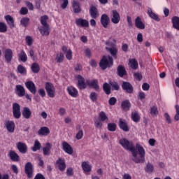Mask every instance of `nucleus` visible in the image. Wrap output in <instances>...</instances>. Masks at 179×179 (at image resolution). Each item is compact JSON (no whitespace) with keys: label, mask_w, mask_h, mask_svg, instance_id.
I'll use <instances>...</instances> for the list:
<instances>
[{"label":"nucleus","mask_w":179,"mask_h":179,"mask_svg":"<svg viewBox=\"0 0 179 179\" xmlns=\"http://www.w3.org/2000/svg\"><path fill=\"white\" fill-rule=\"evenodd\" d=\"M132 160L136 164L145 163V156H146V152L145 148L140 144L137 143L135 147H133V150L131 151Z\"/></svg>","instance_id":"1"},{"label":"nucleus","mask_w":179,"mask_h":179,"mask_svg":"<svg viewBox=\"0 0 179 179\" xmlns=\"http://www.w3.org/2000/svg\"><path fill=\"white\" fill-rule=\"evenodd\" d=\"M113 57H111V56H103L102 57V59L99 62V66L103 69V71L107 69V68L113 66Z\"/></svg>","instance_id":"2"},{"label":"nucleus","mask_w":179,"mask_h":179,"mask_svg":"<svg viewBox=\"0 0 179 179\" xmlns=\"http://www.w3.org/2000/svg\"><path fill=\"white\" fill-rule=\"evenodd\" d=\"M113 41H108L106 42V45H108L106 47V50L107 51H109V52L111 54V55H113V57H114V58L117 59V50L115 48V40L113 39Z\"/></svg>","instance_id":"3"},{"label":"nucleus","mask_w":179,"mask_h":179,"mask_svg":"<svg viewBox=\"0 0 179 179\" xmlns=\"http://www.w3.org/2000/svg\"><path fill=\"white\" fill-rule=\"evenodd\" d=\"M120 145L122 146L124 149H126V150H129L130 152H132L134 149V143L132 141H128L127 138H121L119 141Z\"/></svg>","instance_id":"4"},{"label":"nucleus","mask_w":179,"mask_h":179,"mask_svg":"<svg viewBox=\"0 0 179 179\" xmlns=\"http://www.w3.org/2000/svg\"><path fill=\"white\" fill-rule=\"evenodd\" d=\"M45 90L48 96L52 99L55 97V87L51 83H45Z\"/></svg>","instance_id":"5"},{"label":"nucleus","mask_w":179,"mask_h":179,"mask_svg":"<svg viewBox=\"0 0 179 179\" xmlns=\"http://www.w3.org/2000/svg\"><path fill=\"white\" fill-rule=\"evenodd\" d=\"M5 61L7 64H10L12 62V59L13 58V51L10 48H7L3 52Z\"/></svg>","instance_id":"6"},{"label":"nucleus","mask_w":179,"mask_h":179,"mask_svg":"<svg viewBox=\"0 0 179 179\" xmlns=\"http://www.w3.org/2000/svg\"><path fill=\"white\" fill-rule=\"evenodd\" d=\"M121 20L120 13L117 10H113L111 15V22L113 24H118Z\"/></svg>","instance_id":"7"},{"label":"nucleus","mask_w":179,"mask_h":179,"mask_svg":"<svg viewBox=\"0 0 179 179\" xmlns=\"http://www.w3.org/2000/svg\"><path fill=\"white\" fill-rule=\"evenodd\" d=\"M13 114L15 118L19 119L22 116L20 113V105L17 103H14L13 104Z\"/></svg>","instance_id":"8"},{"label":"nucleus","mask_w":179,"mask_h":179,"mask_svg":"<svg viewBox=\"0 0 179 179\" xmlns=\"http://www.w3.org/2000/svg\"><path fill=\"white\" fill-rule=\"evenodd\" d=\"M33 164H31V162H27L25 164V174H27L28 178H33Z\"/></svg>","instance_id":"9"},{"label":"nucleus","mask_w":179,"mask_h":179,"mask_svg":"<svg viewBox=\"0 0 179 179\" xmlns=\"http://www.w3.org/2000/svg\"><path fill=\"white\" fill-rule=\"evenodd\" d=\"M86 83L87 85V86H89L90 87H92V89H94L95 90L99 91V90L100 89V87H99V80H97L96 79H94V80H86Z\"/></svg>","instance_id":"10"},{"label":"nucleus","mask_w":179,"mask_h":179,"mask_svg":"<svg viewBox=\"0 0 179 179\" xmlns=\"http://www.w3.org/2000/svg\"><path fill=\"white\" fill-rule=\"evenodd\" d=\"M25 86L28 90L30 91L32 94H36L37 92V88L36 87V84L33 81H27L25 83Z\"/></svg>","instance_id":"11"},{"label":"nucleus","mask_w":179,"mask_h":179,"mask_svg":"<svg viewBox=\"0 0 179 179\" xmlns=\"http://www.w3.org/2000/svg\"><path fill=\"white\" fill-rule=\"evenodd\" d=\"M15 93L18 97H23V96L26 95V90H24L23 86L17 85L15 86Z\"/></svg>","instance_id":"12"},{"label":"nucleus","mask_w":179,"mask_h":179,"mask_svg":"<svg viewBox=\"0 0 179 179\" xmlns=\"http://www.w3.org/2000/svg\"><path fill=\"white\" fill-rule=\"evenodd\" d=\"M76 24L80 27H89V21L83 18H77L76 20Z\"/></svg>","instance_id":"13"},{"label":"nucleus","mask_w":179,"mask_h":179,"mask_svg":"<svg viewBox=\"0 0 179 179\" xmlns=\"http://www.w3.org/2000/svg\"><path fill=\"white\" fill-rule=\"evenodd\" d=\"M101 23L105 29H107L108 24L110 23V17L107 14H103L101 17Z\"/></svg>","instance_id":"14"},{"label":"nucleus","mask_w":179,"mask_h":179,"mask_svg":"<svg viewBox=\"0 0 179 179\" xmlns=\"http://www.w3.org/2000/svg\"><path fill=\"white\" fill-rule=\"evenodd\" d=\"M122 87L123 90L127 92V93H132V92H134V87H132V85L128 82H123Z\"/></svg>","instance_id":"15"},{"label":"nucleus","mask_w":179,"mask_h":179,"mask_svg":"<svg viewBox=\"0 0 179 179\" xmlns=\"http://www.w3.org/2000/svg\"><path fill=\"white\" fill-rule=\"evenodd\" d=\"M39 31L42 36H50V25H42L39 29Z\"/></svg>","instance_id":"16"},{"label":"nucleus","mask_w":179,"mask_h":179,"mask_svg":"<svg viewBox=\"0 0 179 179\" xmlns=\"http://www.w3.org/2000/svg\"><path fill=\"white\" fill-rule=\"evenodd\" d=\"M20 153L24 154L27 152V145L24 143L18 142L16 145Z\"/></svg>","instance_id":"17"},{"label":"nucleus","mask_w":179,"mask_h":179,"mask_svg":"<svg viewBox=\"0 0 179 179\" xmlns=\"http://www.w3.org/2000/svg\"><path fill=\"white\" fill-rule=\"evenodd\" d=\"M57 167L60 171H64L65 169H66V164H65V159H62V158H59L57 162Z\"/></svg>","instance_id":"18"},{"label":"nucleus","mask_w":179,"mask_h":179,"mask_svg":"<svg viewBox=\"0 0 179 179\" xmlns=\"http://www.w3.org/2000/svg\"><path fill=\"white\" fill-rule=\"evenodd\" d=\"M90 14L92 19H97V17L99 16V10H97V8L93 6L90 8Z\"/></svg>","instance_id":"19"},{"label":"nucleus","mask_w":179,"mask_h":179,"mask_svg":"<svg viewBox=\"0 0 179 179\" xmlns=\"http://www.w3.org/2000/svg\"><path fill=\"white\" fill-rule=\"evenodd\" d=\"M78 87L80 90H83L87 86V83H85V78L82 77V76H78Z\"/></svg>","instance_id":"20"},{"label":"nucleus","mask_w":179,"mask_h":179,"mask_svg":"<svg viewBox=\"0 0 179 179\" xmlns=\"http://www.w3.org/2000/svg\"><path fill=\"white\" fill-rule=\"evenodd\" d=\"M135 26L137 29H139L140 30H144L145 24L142 22V19L141 18V17L138 16L135 19Z\"/></svg>","instance_id":"21"},{"label":"nucleus","mask_w":179,"mask_h":179,"mask_svg":"<svg viewBox=\"0 0 179 179\" xmlns=\"http://www.w3.org/2000/svg\"><path fill=\"white\" fill-rule=\"evenodd\" d=\"M62 146L63 150H64L66 153H68V155H72L73 153V150L72 149V147L68 143L63 142Z\"/></svg>","instance_id":"22"},{"label":"nucleus","mask_w":179,"mask_h":179,"mask_svg":"<svg viewBox=\"0 0 179 179\" xmlns=\"http://www.w3.org/2000/svg\"><path fill=\"white\" fill-rule=\"evenodd\" d=\"M67 91L69 94H70L71 97L76 98L78 95V90H76V88H75L74 87H72V86L68 87Z\"/></svg>","instance_id":"23"},{"label":"nucleus","mask_w":179,"mask_h":179,"mask_svg":"<svg viewBox=\"0 0 179 179\" xmlns=\"http://www.w3.org/2000/svg\"><path fill=\"white\" fill-rule=\"evenodd\" d=\"M72 8L74 13H80V10H82V8H80V5L79 4V2L75 0L72 1Z\"/></svg>","instance_id":"24"},{"label":"nucleus","mask_w":179,"mask_h":179,"mask_svg":"<svg viewBox=\"0 0 179 179\" xmlns=\"http://www.w3.org/2000/svg\"><path fill=\"white\" fill-rule=\"evenodd\" d=\"M148 15L151 17V19H153V20L160 22V18H159V16H157L156 13H153L151 8H148Z\"/></svg>","instance_id":"25"},{"label":"nucleus","mask_w":179,"mask_h":179,"mask_svg":"<svg viewBox=\"0 0 179 179\" xmlns=\"http://www.w3.org/2000/svg\"><path fill=\"white\" fill-rule=\"evenodd\" d=\"M6 127L8 132H15V122L13 121L6 122Z\"/></svg>","instance_id":"26"},{"label":"nucleus","mask_w":179,"mask_h":179,"mask_svg":"<svg viewBox=\"0 0 179 179\" xmlns=\"http://www.w3.org/2000/svg\"><path fill=\"white\" fill-rule=\"evenodd\" d=\"M22 116L26 120H29V118L31 117V110H30V108L27 107L24 108L22 111Z\"/></svg>","instance_id":"27"},{"label":"nucleus","mask_w":179,"mask_h":179,"mask_svg":"<svg viewBox=\"0 0 179 179\" xmlns=\"http://www.w3.org/2000/svg\"><path fill=\"white\" fill-rule=\"evenodd\" d=\"M18 61H21L22 62H26L27 61V55L24 50H21L18 54Z\"/></svg>","instance_id":"28"},{"label":"nucleus","mask_w":179,"mask_h":179,"mask_svg":"<svg viewBox=\"0 0 179 179\" xmlns=\"http://www.w3.org/2000/svg\"><path fill=\"white\" fill-rule=\"evenodd\" d=\"M81 166L83 170L85 173H90V171H92V166L89 164V162H83L81 164Z\"/></svg>","instance_id":"29"},{"label":"nucleus","mask_w":179,"mask_h":179,"mask_svg":"<svg viewBox=\"0 0 179 179\" xmlns=\"http://www.w3.org/2000/svg\"><path fill=\"white\" fill-rule=\"evenodd\" d=\"M5 19L10 29H13V27H15V21L13 20V17L10 15H6L5 16Z\"/></svg>","instance_id":"30"},{"label":"nucleus","mask_w":179,"mask_h":179,"mask_svg":"<svg viewBox=\"0 0 179 179\" xmlns=\"http://www.w3.org/2000/svg\"><path fill=\"white\" fill-rule=\"evenodd\" d=\"M119 127L125 132H128V131H129V128H128V124H127V123H125V122H124L122 119H120Z\"/></svg>","instance_id":"31"},{"label":"nucleus","mask_w":179,"mask_h":179,"mask_svg":"<svg viewBox=\"0 0 179 179\" xmlns=\"http://www.w3.org/2000/svg\"><path fill=\"white\" fill-rule=\"evenodd\" d=\"M38 135H42L43 136H47V135H48V134H50V129H48V127H41L38 131Z\"/></svg>","instance_id":"32"},{"label":"nucleus","mask_w":179,"mask_h":179,"mask_svg":"<svg viewBox=\"0 0 179 179\" xmlns=\"http://www.w3.org/2000/svg\"><path fill=\"white\" fill-rule=\"evenodd\" d=\"M9 156L13 162H19V155L13 150L9 152Z\"/></svg>","instance_id":"33"},{"label":"nucleus","mask_w":179,"mask_h":179,"mask_svg":"<svg viewBox=\"0 0 179 179\" xmlns=\"http://www.w3.org/2000/svg\"><path fill=\"white\" fill-rule=\"evenodd\" d=\"M50 150H51V144L50 143H47L45 147L43 148L44 156H50Z\"/></svg>","instance_id":"34"},{"label":"nucleus","mask_w":179,"mask_h":179,"mask_svg":"<svg viewBox=\"0 0 179 179\" xmlns=\"http://www.w3.org/2000/svg\"><path fill=\"white\" fill-rule=\"evenodd\" d=\"M122 110H125V111H128L129 108H131V102L129 100L123 101L122 102Z\"/></svg>","instance_id":"35"},{"label":"nucleus","mask_w":179,"mask_h":179,"mask_svg":"<svg viewBox=\"0 0 179 179\" xmlns=\"http://www.w3.org/2000/svg\"><path fill=\"white\" fill-rule=\"evenodd\" d=\"M117 73L120 78H122V76H125L127 75V71H125V67L122 66H118L117 67Z\"/></svg>","instance_id":"36"},{"label":"nucleus","mask_w":179,"mask_h":179,"mask_svg":"<svg viewBox=\"0 0 179 179\" xmlns=\"http://www.w3.org/2000/svg\"><path fill=\"white\" fill-rule=\"evenodd\" d=\"M172 23L174 29L179 30V17L177 16L173 17L172 18Z\"/></svg>","instance_id":"37"},{"label":"nucleus","mask_w":179,"mask_h":179,"mask_svg":"<svg viewBox=\"0 0 179 179\" xmlns=\"http://www.w3.org/2000/svg\"><path fill=\"white\" fill-rule=\"evenodd\" d=\"M41 148V143L38 140H35L34 146L32 147L33 152H37V150H40Z\"/></svg>","instance_id":"38"},{"label":"nucleus","mask_w":179,"mask_h":179,"mask_svg":"<svg viewBox=\"0 0 179 179\" xmlns=\"http://www.w3.org/2000/svg\"><path fill=\"white\" fill-rule=\"evenodd\" d=\"M99 119H100V121H102L103 122H108V117L107 116L106 113H104L103 111H101L99 113Z\"/></svg>","instance_id":"39"},{"label":"nucleus","mask_w":179,"mask_h":179,"mask_svg":"<svg viewBox=\"0 0 179 179\" xmlns=\"http://www.w3.org/2000/svg\"><path fill=\"white\" fill-rule=\"evenodd\" d=\"M31 69L34 73H38L40 72V66L37 63L32 64Z\"/></svg>","instance_id":"40"},{"label":"nucleus","mask_w":179,"mask_h":179,"mask_svg":"<svg viewBox=\"0 0 179 179\" xmlns=\"http://www.w3.org/2000/svg\"><path fill=\"white\" fill-rule=\"evenodd\" d=\"M103 89L106 94H110L111 93V87H110L108 83H105L103 85Z\"/></svg>","instance_id":"41"},{"label":"nucleus","mask_w":179,"mask_h":179,"mask_svg":"<svg viewBox=\"0 0 179 179\" xmlns=\"http://www.w3.org/2000/svg\"><path fill=\"white\" fill-rule=\"evenodd\" d=\"M150 114L152 117H157V114H159V110L156 106H152L150 108Z\"/></svg>","instance_id":"42"},{"label":"nucleus","mask_w":179,"mask_h":179,"mask_svg":"<svg viewBox=\"0 0 179 179\" xmlns=\"http://www.w3.org/2000/svg\"><path fill=\"white\" fill-rule=\"evenodd\" d=\"M29 22H30V19L29 17H23L20 20V24L24 27H27V26L29 25Z\"/></svg>","instance_id":"43"},{"label":"nucleus","mask_w":179,"mask_h":179,"mask_svg":"<svg viewBox=\"0 0 179 179\" xmlns=\"http://www.w3.org/2000/svg\"><path fill=\"white\" fill-rule=\"evenodd\" d=\"M47 20H48V16L43 15L41 17V24L42 26H49L48 23H47Z\"/></svg>","instance_id":"44"},{"label":"nucleus","mask_w":179,"mask_h":179,"mask_svg":"<svg viewBox=\"0 0 179 179\" xmlns=\"http://www.w3.org/2000/svg\"><path fill=\"white\" fill-rule=\"evenodd\" d=\"M99 95L96 92H91L90 94V99L93 103H96L97 101V99Z\"/></svg>","instance_id":"45"},{"label":"nucleus","mask_w":179,"mask_h":179,"mask_svg":"<svg viewBox=\"0 0 179 179\" xmlns=\"http://www.w3.org/2000/svg\"><path fill=\"white\" fill-rule=\"evenodd\" d=\"M8 31V26L3 22H0V33H6Z\"/></svg>","instance_id":"46"},{"label":"nucleus","mask_w":179,"mask_h":179,"mask_svg":"<svg viewBox=\"0 0 179 179\" xmlns=\"http://www.w3.org/2000/svg\"><path fill=\"white\" fill-rule=\"evenodd\" d=\"M64 58H65V57L64 56V53L61 52L57 55L55 59L57 62H58L59 64H61V62L64 61Z\"/></svg>","instance_id":"47"},{"label":"nucleus","mask_w":179,"mask_h":179,"mask_svg":"<svg viewBox=\"0 0 179 179\" xmlns=\"http://www.w3.org/2000/svg\"><path fill=\"white\" fill-rule=\"evenodd\" d=\"M131 118L134 122H138L139 120L141 119V117L139 116V114L136 112H134L131 113Z\"/></svg>","instance_id":"48"},{"label":"nucleus","mask_w":179,"mask_h":179,"mask_svg":"<svg viewBox=\"0 0 179 179\" xmlns=\"http://www.w3.org/2000/svg\"><path fill=\"white\" fill-rule=\"evenodd\" d=\"M153 170H155L153 165L150 163H148L145 166V171L147 173H153Z\"/></svg>","instance_id":"49"},{"label":"nucleus","mask_w":179,"mask_h":179,"mask_svg":"<svg viewBox=\"0 0 179 179\" xmlns=\"http://www.w3.org/2000/svg\"><path fill=\"white\" fill-rule=\"evenodd\" d=\"M129 65L132 69H136L138 68V62L134 59L129 61Z\"/></svg>","instance_id":"50"},{"label":"nucleus","mask_w":179,"mask_h":179,"mask_svg":"<svg viewBox=\"0 0 179 179\" xmlns=\"http://www.w3.org/2000/svg\"><path fill=\"white\" fill-rule=\"evenodd\" d=\"M117 128V125L114 123H109L108 124V131H110L111 132H114Z\"/></svg>","instance_id":"51"},{"label":"nucleus","mask_w":179,"mask_h":179,"mask_svg":"<svg viewBox=\"0 0 179 179\" xmlns=\"http://www.w3.org/2000/svg\"><path fill=\"white\" fill-rule=\"evenodd\" d=\"M17 71L19 73H21V75H24V73H26V68L22 65H18Z\"/></svg>","instance_id":"52"},{"label":"nucleus","mask_w":179,"mask_h":179,"mask_svg":"<svg viewBox=\"0 0 179 179\" xmlns=\"http://www.w3.org/2000/svg\"><path fill=\"white\" fill-rule=\"evenodd\" d=\"M110 85L111 86V87L113 90H120V85H118V83H117L115 82H110Z\"/></svg>","instance_id":"53"},{"label":"nucleus","mask_w":179,"mask_h":179,"mask_svg":"<svg viewBox=\"0 0 179 179\" xmlns=\"http://www.w3.org/2000/svg\"><path fill=\"white\" fill-rule=\"evenodd\" d=\"M176 115L174 116L175 121H179V106L178 105H176Z\"/></svg>","instance_id":"54"},{"label":"nucleus","mask_w":179,"mask_h":179,"mask_svg":"<svg viewBox=\"0 0 179 179\" xmlns=\"http://www.w3.org/2000/svg\"><path fill=\"white\" fill-rule=\"evenodd\" d=\"M25 41L27 45L30 46L31 44H33V38H31V36H26Z\"/></svg>","instance_id":"55"},{"label":"nucleus","mask_w":179,"mask_h":179,"mask_svg":"<svg viewBox=\"0 0 179 179\" xmlns=\"http://www.w3.org/2000/svg\"><path fill=\"white\" fill-rule=\"evenodd\" d=\"M66 58L69 59V61H71V59H72V50L71 49H69L66 52Z\"/></svg>","instance_id":"56"},{"label":"nucleus","mask_w":179,"mask_h":179,"mask_svg":"<svg viewBox=\"0 0 179 179\" xmlns=\"http://www.w3.org/2000/svg\"><path fill=\"white\" fill-rule=\"evenodd\" d=\"M167 124H171V117H170V115L169 113H166L164 115Z\"/></svg>","instance_id":"57"},{"label":"nucleus","mask_w":179,"mask_h":179,"mask_svg":"<svg viewBox=\"0 0 179 179\" xmlns=\"http://www.w3.org/2000/svg\"><path fill=\"white\" fill-rule=\"evenodd\" d=\"M108 103L110 106H115V103H117V99H115V97H111L110 98Z\"/></svg>","instance_id":"58"},{"label":"nucleus","mask_w":179,"mask_h":179,"mask_svg":"<svg viewBox=\"0 0 179 179\" xmlns=\"http://www.w3.org/2000/svg\"><path fill=\"white\" fill-rule=\"evenodd\" d=\"M76 139H82V138H83V131L80 130V131L77 133V134H76Z\"/></svg>","instance_id":"59"},{"label":"nucleus","mask_w":179,"mask_h":179,"mask_svg":"<svg viewBox=\"0 0 179 179\" xmlns=\"http://www.w3.org/2000/svg\"><path fill=\"white\" fill-rule=\"evenodd\" d=\"M29 10L26 7H22L20 11L21 15H27Z\"/></svg>","instance_id":"60"},{"label":"nucleus","mask_w":179,"mask_h":179,"mask_svg":"<svg viewBox=\"0 0 179 179\" xmlns=\"http://www.w3.org/2000/svg\"><path fill=\"white\" fill-rule=\"evenodd\" d=\"M150 87V85H149V84H148L146 83H143L142 85L143 90H145V92H148V90H149Z\"/></svg>","instance_id":"61"},{"label":"nucleus","mask_w":179,"mask_h":179,"mask_svg":"<svg viewBox=\"0 0 179 179\" xmlns=\"http://www.w3.org/2000/svg\"><path fill=\"white\" fill-rule=\"evenodd\" d=\"M94 123H95V127L96 128H101V127H103V123H101V122L99 120H95Z\"/></svg>","instance_id":"62"},{"label":"nucleus","mask_w":179,"mask_h":179,"mask_svg":"<svg viewBox=\"0 0 179 179\" xmlns=\"http://www.w3.org/2000/svg\"><path fill=\"white\" fill-rule=\"evenodd\" d=\"M137 41L138 43H142L143 41V35L141 33L138 34L137 35Z\"/></svg>","instance_id":"63"},{"label":"nucleus","mask_w":179,"mask_h":179,"mask_svg":"<svg viewBox=\"0 0 179 179\" xmlns=\"http://www.w3.org/2000/svg\"><path fill=\"white\" fill-rule=\"evenodd\" d=\"M34 179H45V177L41 173H38L35 176Z\"/></svg>","instance_id":"64"}]
</instances>
